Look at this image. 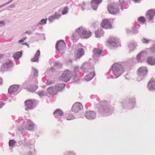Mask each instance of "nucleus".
Segmentation results:
<instances>
[{
  "mask_svg": "<svg viewBox=\"0 0 155 155\" xmlns=\"http://www.w3.org/2000/svg\"><path fill=\"white\" fill-rule=\"evenodd\" d=\"M5 6V5H4V4L0 6V8Z\"/></svg>",
  "mask_w": 155,
  "mask_h": 155,
  "instance_id": "obj_62",
  "label": "nucleus"
},
{
  "mask_svg": "<svg viewBox=\"0 0 155 155\" xmlns=\"http://www.w3.org/2000/svg\"><path fill=\"white\" fill-rule=\"evenodd\" d=\"M147 61V63L151 65H155V58L153 57L150 56L148 57Z\"/></svg>",
  "mask_w": 155,
  "mask_h": 155,
  "instance_id": "obj_28",
  "label": "nucleus"
},
{
  "mask_svg": "<svg viewBox=\"0 0 155 155\" xmlns=\"http://www.w3.org/2000/svg\"><path fill=\"white\" fill-rule=\"evenodd\" d=\"M74 71L75 72L78 71L79 69L78 67L77 66H75L74 67Z\"/></svg>",
  "mask_w": 155,
  "mask_h": 155,
  "instance_id": "obj_51",
  "label": "nucleus"
},
{
  "mask_svg": "<svg viewBox=\"0 0 155 155\" xmlns=\"http://www.w3.org/2000/svg\"><path fill=\"white\" fill-rule=\"evenodd\" d=\"M34 103V100H28L25 101V104L26 105L25 110L28 111L29 110L33 108V104Z\"/></svg>",
  "mask_w": 155,
  "mask_h": 155,
  "instance_id": "obj_17",
  "label": "nucleus"
},
{
  "mask_svg": "<svg viewBox=\"0 0 155 155\" xmlns=\"http://www.w3.org/2000/svg\"><path fill=\"white\" fill-rule=\"evenodd\" d=\"M38 94L39 96L42 97L47 95L48 93L46 92H45L44 91H41L38 92Z\"/></svg>",
  "mask_w": 155,
  "mask_h": 155,
  "instance_id": "obj_38",
  "label": "nucleus"
},
{
  "mask_svg": "<svg viewBox=\"0 0 155 155\" xmlns=\"http://www.w3.org/2000/svg\"><path fill=\"white\" fill-rule=\"evenodd\" d=\"M19 86L14 85L11 86L8 89V93L10 94H14L19 92Z\"/></svg>",
  "mask_w": 155,
  "mask_h": 155,
  "instance_id": "obj_16",
  "label": "nucleus"
},
{
  "mask_svg": "<svg viewBox=\"0 0 155 155\" xmlns=\"http://www.w3.org/2000/svg\"><path fill=\"white\" fill-rule=\"evenodd\" d=\"M11 61H8L3 64L1 66V71L3 72L7 71L10 68L11 66Z\"/></svg>",
  "mask_w": 155,
  "mask_h": 155,
  "instance_id": "obj_21",
  "label": "nucleus"
},
{
  "mask_svg": "<svg viewBox=\"0 0 155 155\" xmlns=\"http://www.w3.org/2000/svg\"><path fill=\"white\" fill-rule=\"evenodd\" d=\"M12 0H10L8 1L7 3L4 4V5H5V6L11 3L12 2Z\"/></svg>",
  "mask_w": 155,
  "mask_h": 155,
  "instance_id": "obj_54",
  "label": "nucleus"
},
{
  "mask_svg": "<svg viewBox=\"0 0 155 155\" xmlns=\"http://www.w3.org/2000/svg\"><path fill=\"white\" fill-rule=\"evenodd\" d=\"M16 142L14 140H10L9 142V146L10 147L14 146Z\"/></svg>",
  "mask_w": 155,
  "mask_h": 155,
  "instance_id": "obj_43",
  "label": "nucleus"
},
{
  "mask_svg": "<svg viewBox=\"0 0 155 155\" xmlns=\"http://www.w3.org/2000/svg\"><path fill=\"white\" fill-rule=\"evenodd\" d=\"M78 46L79 47H81V48H78L76 55V58H80L84 54V51L83 48H85V47L82 45L81 44H79Z\"/></svg>",
  "mask_w": 155,
  "mask_h": 155,
  "instance_id": "obj_12",
  "label": "nucleus"
},
{
  "mask_svg": "<svg viewBox=\"0 0 155 155\" xmlns=\"http://www.w3.org/2000/svg\"><path fill=\"white\" fill-rule=\"evenodd\" d=\"M92 71H90V74L85 77V79L87 81H90L95 76L93 68H92Z\"/></svg>",
  "mask_w": 155,
  "mask_h": 155,
  "instance_id": "obj_26",
  "label": "nucleus"
},
{
  "mask_svg": "<svg viewBox=\"0 0 155 155\" xmlns=\"http://www.w3.org/2000/svg\"><path fill=\"white\" fill-rule=\"evenodd\" d=\"M155 15V10H150L147 13V17L150 20H152Z\"/></svg>",
  "mask_w": 155,
  "mask_h": 155,
  "instance_id": "obj_25",
  "label": "nucleus"
},
{
  "mask_svg": "<svg viewBox=\"0 0 155 155\" xmlns=\"http://www.w3.org/2000/svg\"><path fill=\"white\" fill-rule=\"evenodd\" d=\"M109 13L113 15H115L120 12V9L115 6L110 5L108 7Z\"/></svg>",
  "mask_w": 155,
  "mask_h": 155,
  "instance_id": "obj_13",
  "label": "nucleus"
},
{
  "mask_svg": "<svg viewBox=\"0 0 155 155\" xmlns=\"http://www.w3.org/2000/svg\"><path fill=\"white\" fill-rule=\"evenodd\" d=\"M126 31L127 33H129L130 32V30L128 29H126Z\"/></svg>",
  "mask_w": 155,
  "mask_h": 155,
  "instance_id": "obj_58",
  "label": "nucleus"
},
{
  "mask_svg": "<svg viewBox=\"0 0 155 155\" xmlns=\"http://www.w3.org/2000/svg\"><path fill=\"white\" fill-rule=\"evenodd\" d=\"M68 10L69 8L68 7H65L62 11V14L64 15L67 14L68 13Z\"/></svg>",
  "mask_w": 155,
  "mask_h": 155,
  "instance_id": "obj_40",
  "label": "nucleus"
},
{
  "mask_svg": "<svg viewBox=\"0 0 155 155\" xmlns=\"http://www.w3.org/2000/svg\"><path fill=\"white\" fill-rule=\"evenodd\" d=\"M65 86V84L63 83H61L57 84L54 86L58 91H61L64 88Z\"/></svg>",
  "mask_w": 155,
  "mask_h": 155,
  "instance_id": "obj_31",
  "label": "nucleus"
},
{
  "mask_svg": "<svg viewBox=\"0 0 155 155\" xmlns=\"http://www.w3.org/2000/svg\"><path fill=\"white\" fill-rule=\"evenodd\" d=\"M139 27H137L136 26L134 25L132 28V31L134 34H136L139 32Z\"/></svg>",
  "mask_w": 155,
  "mask_h": 155,
  "instance_id": "obj_37",
  "label": "nucleus"
},
{
  "mask_svg": "<svg viewBox=\"0 0 155 155\" xmlns=\"http://www.w3.org/2000/svg\"><path fill=\"white\" fill-rule=\"evenodd\" d=\"M22 52L20 51L14 54L13 57L15 59H18L21 56Z\"/></svg>",
  "mask_w": 155,
  "mask_h": 155,
  "instance_id": "obj_36",
  "label": "nucleus"
},
{
  "mask_svg": "<svg viewBox=\"0 0 155 155\" xmlns=\"http://www.w3.org/2000/svg\"><path fill=\"white\" fill-rule=\"evenodd\" d=\"M47 19H42L40 21L37 25H43L46 23Z\"/></svg>",
  "mask_w": 155,
  "mask_h": 155,
  "instance_id": "obj_39",
  "label": "nucleus"
},
{
  "mask_svg": "<svg viewBox=\"0 0 155 155\" xmlns=\"http://www.w3.org/2000/svg\"><path fill=\"white\" fill-rule=\"evenodd\" d=\"M83 109L82 104L79 102H76L73 106L72 108V111L77 113Z\"/></svg>",
  "mask_w": 155,
  "mask_h": 155,
  "instance_id": "obj_15",
  "label": "nucleus"
},
{
  "mask_svg": "<svg viewBox=\"0 0 155 155\" xmlns=\"http://www.w3.org/2000/svg\"><path fill=\"white\" fill-rule=\"evenodd\" d=\"M96 117V113L93 111H88L86 112L85 117L88 119L92 120L94 119Z\"/></svg>",
  "mask_w": 155,
  "mask_h": 155,
  "instance_id": "obj_14",
  "label": "nucleus"
},
{
  "mask_svg": "<svg viewBox=\"0 0 155 155\" xmlns=\"http://www.w3.org/2000/svg\"><path fill=\"white\" fill-rule=\"evenodd\" d=\"M34 126V124L31 121L29 120L28 121L27 123L26 121H25L23 123L22 128L23 130H24V129H28V130H31L33 129Z\"/></svg>",
  "mask_w": 155,
  "mask_h": 155,
  "instance_id": "obj_11",
  "label": "nucleus"
},
{
  "mask_svg": "<svg viewBox=\"0 0 155 155\" xmlns=\"http://www.w3.org/2000/svg\"><path fill=\"white\" fill-rule=\"evenodd\" d=\"M92 33L90 31L86 29L84 27H81L75 30L74 33L72 36V39L77 40L79 36L82 38H87L90 37Z\"/></svg>",
  "mask_w": 155,
  "mask_h": 155,
  "instance_id": "obj_2",
  "label": "nucleus"
},
{
  "mask_svg": "<svg viewBox=\"0 0 155 155\" xmlns=\"http://www.w3.org/2000/svg\"><path fill=\"white\" fill-rule=\"evenodd\" d=\"M99 111L100 114L103 116L110 115L112 113L110 107L107 103L105 102H102L101 104Z\"/></svg>",
  "mask_w": 155,
  "mask_h": 155,
  "instance_id": "obj_3",
  "label": "nucleus"
},
{
  "mask_svg": "<svg viewBox=\"0 0 155 155\" xmlns=\"http://www.w3.org/2000/svg\"><path fill=\"white\" fill-rule=\"evenodd\" d=\"M102 51L98 48H95L93 51V57L95 59H96L100 56Z\"/></svg>",
  "mask_w": 155,
  "mask_h": 155,
  "instance_id": "obj_22",
  "label": "nucleus"
},
{
  "mask_svg": "<svg viewBox=\"0 0 155 155\" xmlns=\"http://www.w3.org/2000/svg\"><path fill=\"white\" fill-rule=\"evenodd\" d=\"M15 3H13L9 7L10 8H14L15 7Z\"/></svg>",
  "mask_w": 155,
  "mask_h": 155,
  "instance_id": "obj_53",
  "label": "nucleus"
},
{
  "mask_svg": "<svg viewBox=\"0 0 155 155\" xmlns=\"http://www.w3.org/2000/svg\"><path fill=\"white\" fill-rule=\"evenodd\" d=\"M81 10L83 11L86 8V4L83 2L81 5Z\"/></svg>",
  "mask_w": 155,
  "mask_h": 155,
  "instance_id": "obj_48",
  "label": "nucleus"
},
{
  "mask_svg": "<svg viewBox=\"0 0 155 155\" xmlns=\"http://www.w3.org/2000/svg\"><path fill=\"white\" fill-rule=\"evenodd\" d=\"M54 81H52L50 79H48L47 80V84L48 85H50L54 84Z\"/></svg>",
  "mask_w": 155,
  "mask_h": 155,
  "instance_id": "obj_47",
  "label": "nucleus"
},
{
  "mask_svg": "<svg viewBox=\"0 0 155 155\" xmlns=\"http://www.w3.org/2000/svg\"><path fill=\"white\" fill-rule=\"evenodd\" d=\"M47 91L49 94L51 95H55L57 94L58 91L54 86H51L48 88Z\"/></svg>",
  "mask_w": 155,
  "mask_h": 155,
  "instance_id": "obj_24",
  "label": "nucleus"
},
{
  "mask_svg": "<svg viewBox=\"0 0 155 155\" xmlns=\"http://www.w3.org/2000/svg\"><path fill=\"white\" fill-rule=\"evenodd\" d=\"M134 2L136 3H140L141 1V0H133Z\"/></svg>",
  "mask_w": 155,
  "mask_h": 155,
  "instance_id": "obj_55",
  "label": "nucleus"
},
{
  "mask_svg": "<svg viewBox=\"0 0 155 155\" xmlns=\"http://www.w3.org/2000/svg\"><path fill=\"white\" fill-rule=\"evenodd\" d=\"M32 71L33 72L34 77H37L38 74V71L35 68H33Z\"/></svg>",
  "mask_w": 155,
  "mask_h": 155,
  "instance_id": "obj_46",
  "label": "nucleus"
},
{
  "mask_svg": "<svg viewBox=\"0 0 155 155\" xmlns=\"http://www.w3.org/2000/svg\"><path fill=\"white\" fill-rule=\"evenodd\" d=\"M151 54L150 50L149 48H146L143 51H140L137 55L136 58L137 62H140L142 61V58H143L145 56Z\"/></svg>",
  "mask_w": 155,
  "mask_h": 155,
  "instance_id": "obj_5",
  "label": "nucleus"
},
{
  "mask_svg": "<svg viewBox=\"0 0 155 155\" xmlns=\"http://www.w3.org/2000/svg\"><path fill=\"white\" fill-rule=\"evenodd\" d=\"M54 71V69L53 67H51L50 69L47 70V71L45 72L46 74H51Z\"/></svg>",
  "mask_w": 155,
  "mask_h": 155,
  "instance_id": "obj_41",
  "label": "nucleus"
},
{
  "mask_svg": "<svg viewBox=\"0 0 155 155\" xmlns=\"http://www.w3.org/2000/svg\"><path fill=\"white\" fill-rule=\"evenodd\" d=\"M107 42L112 46L117 47L120 45L119 39L115 37L110 38L108 40Z\"/></svg>",
  "mask_w": 155,
  "mask_h": 155,
  "instance_id": "obj_10",
  "label": "nucleus"
},
{
  "mask_svg": "<svg viewBox=\"0 0 155 155\" xmlns=\"http://www.w3.org/2000/svg\"><path fill=\"white\" fill-rule=\"evenodd\" d=\"M38 88V87L36 86L30 85L28 86L27 89L31 92H33L35 91Z\"/></svg>",
  "mask_w": 155,
  "mask_h": 155,
  "instance_id": "obj_33",
  "label": "nucleus"
},
{
  "mask_svg": "<svg viewBox=\"0 0 155 155\" xmlns=\"http://www.w3.org/2000/svg\"><path fill=\"white\" fill-rule=\"evenodd\" d=\"M40 54V51L39 50H37L35 55L34 58L31 59V61L34 62L38 61Z\"/></svg>",
  "mask_w": 155,
  "mask_h": 155,
  "instance_id": "obj_32",
  "label": "nucleus"
},
{
  "mask_svg": "<svg viewBox=\"0 0 155 155\" xmlns=\"http://www.w3.org/2000/svg\"><path fill=\"white\" fill-rule=\"evenodd\" d=\"M23 42V43H22V45H27V46H28V44L27 43H24L23 42Z\"/></svg>",
  "mask_w": 155,
  "mask_h": 155,
  "instance_id": "obj_60",
  "label": "nucleus"
},
{
  "mask_svg": "<svg viewBox=\"0 0 155 155\" xmlns=\"http://www.w3.org/2000/svg\"><path fill=\"white\" fill-rule=\"evenodd\" d=\"M2 79L0 78V85L2 84Z\"/></svg>",
  "mask_w": 155,
  "mask_h": 155,
  "instance_id": "obj_61",
  "label": "nucleus"
},
{
  "mask_svg": "<svg viewBox=\"0 0 155 155\" xmlns=\"http://www.w3.org/2000/svg\"><path fill=\"white\" fill-rule=\"evenodd\" d=\"M137 46V43L135 42H132L128 45V47L130 51H133Z\"/></svg>",
  "mask_w": 155,
  "mask_h": 155,
  "instance_id": "obj_29",
  "label": "nucleus"
},
{
  "mask_svg": "<svg viewBox=\"0 0 155 155\" xmlns=\"http://www.w3.org/2000/svg\"><path fill=\"white\" fill-rule=\"evenodd\" d=\"M150 52V54H153L155 53V41H153V45L151 48H149Z\"/></svg>",
  "mask_w": 155,
  "mask_h": 155,
  "instance_id": "obj_35",
  "label": "nucleus"
},
{
  "mask_svg": "<svg viewBox=\"0 0 155 155\" xmlns=\"http://www.w3.org/2000/svg\"><path fill=\"white\" fill-rule=\"evenodd\" d=\"M31 31H26L25 33H26L29 35H30L31 34Z\"/></svg>",
  "mask_w": 155,
  "mask_h": 155,
  "instance_id": "obj_56",
  "label": "nucleus"
},
{
  "mask_svg": "<svg viewBox=\"0 0 155 155\" xmlns=\"http://www.w3.org/2000/svg\"><path fill=\"white\" fill-rule=\"evenodd\" d=\"M148 70L146 67H141L139 69L137 81H140L143 79V77L147 74Z\"/></svg>",
  "mask_w": 155,
  "mask_h": 155,
  "instance_id": "obj_7",
  "label": "nucleus"
},
{
  "mask_svg": "<svg viewBox=\"0 0 155 155\" xmlns=\"http://www.w3.org/2000/svg\"><path fill=\"white\" fill-rule=\"evenodd\" d=\"M104 32L103 29L100 28L98 29L95 32V37L97 38H100L103 36Z\"/></svg>",
  "mask_w": 155,
  "mask_h": 155,
  "instance_id": "obj_27",
  "label": "nucleus"
},
{
  "mask_svg": "<svg viewBox=\"0 0 155 155\" xmlns=\"http://www.w3.org/2000/svg\"><path fill=\"white\" fill-rule=\"evenodd\" d=\"M102 0H92L91 2V6L93 10H96L99 4L101 3Z\"/></svg>",
  "mask_w": 155,
  "mask_h": 155,
  "instance_id": "obj_18",
  "label": "nucleus"
},
{
  "mask_svg": "<svg viewBox=\"0 0 155 155\" xmlns=\"http://www.w3.org/2000/svg\"><path fill=\"white\" fill-rule=\"evenodd\" d=\"M65 45V43L63 41H58L56 44V48L58 51H60L64 48Z\"/></svg>",
  "mask_w": 155,
  "mask_h": 155,
  "instance_id": "obj_19",
  "label": "nucleus"
},
{
  "mask_svg": "<svg viewBox=\"0 0 155 155\" xmlns=\"http://www.w3.org/2000/svg\"><path fill=\"white\" fill-rule=\"evenodd\" d=\"M147 88L150 91L155 90V79L151 80L149 82Z\"/></svg>",
  "mask_w": 155,
  "mask_h": 155,
  "instance_id": "obj_20",
  "label": "nucleus"
},
{
  "mask_svg": "<svg viewBox=\"0 0 155 155\" xmlns=\"http://www.w3.org/2000/svg\"><path fill=\"white\" fill-rule=\"evenodd\" d=\"M86 64H84L81 67V69H82V71L85 72L87 73L88 72V71L87 70V69L86 68Z\"/></svg>",
  "mask_w": 155,
  "mask_h": 155,
  "instance_id": "obj_44",
  "label": "nucleus"
},
{
  "mask_svg": "<svg viewBox=\"0 0 155 155\" xmlns=\"http://www.w3.org/2000/svg\"><path fill=\"white\" fill-rule=\"evenodd\" d=\"M26 38V37H25V38H24L23 39H21V40H19L18 41V43H20L22 42H23L24 41V40H25Z\"/></svg>",
  "mask_w": 155,
  "mask_h": 155,
  "instance_id": "obj_52",
  "label": "nucleus"
},
{
  "mask_svg": "<svg viewBox=\"0 0 155 155\" xmlns=\"http://www.w3.org/2000/svg\"><path fill=\"white\" fill-rule=\"evenodd\" d=\"M5 25V22L2 21H0V27H2L4 26Z\"/></svg>",
  "mask_w": 155,
  "mask_h": 155,
  "instance_id": "obj_50",
  "label": "nucleus"
},
{
  "mask_svg": "<svg viewBox=\"0 0 155 155\" xmlns=\"http://www.w3.org/2000/svg\"><path fill=\"white\" fill-rule=\"evenodd\" d=\"M61 15L59 14L58 13L56 12L53 15L50 16L49 18V20L50 21L52 22L53 20L55 19H58Z\"/></svg>",
  "mask_w": 155,
  "mask_h": 155,
  "instance_id": "obj_30",
  "label": "nucleus"
},
{
  "mask_svg": "<svg viewBox=\"0 0 155 155\" xmlns=\"http://www.w3.org/2000/svg\"><path fill=\"white\" fill-rule=\"evenodd\" d=\"M113 20V19L111 18L108 19H104L101 24V27L106 29H110L112 28V25L110 21Z\"/></svg>",
  "mask_w": 155,
  "mask_h": 155,
  "instance_id": "obj_9",
  "label": "nucleus"
},
{
  "mask_svg": "<svg viewBox=\"0 0 155 155\" xmlns=\"http://www.w3.org/2000/svg\"><path fill=\"white\" fill-rule=\"evenodd\" d=\"M74 118V116L72 114H69L68 116L67 119L68 120H73Z\"/></svg>",
  "mask_w": 155,
  "mask_h": 155,
  "instance_id": "obj_45",
  "label": "nucleus"
},
{
  "mask_svg": "<svg viewBox=\"0 0 155 155\" xmlns=\"http://www.w3.org/2000/svg\"><path fill=\"white\" fill-rule=\"evenodd\" d=\"M36 34L37 35H45V34H38L37 33H36Z\"/></svg>",
  "mask_w": 155,
  "mask_h": 155,
  "instance_id": "obj_63",
  "label": "nucleus"
},
{
  "mask_svg": "<svg viewBox=\"0 0 155 155\" xmlns=\"http://www.w3.org/2000/svg\"><path fill=\"white\" fill-rule=\"evenodd\" d=\"M138 20L140 21L143 23L145 21V18L143 17H139Z\"/></svg>",
  "mask_w": 155,
  "mask_h": 155,
  "instance_id": "obj_49",
  "label": "nucleus"
},
{
  "mask_svg": "<svg viewBox=\"0 0 155 155\" xmlns=\"http://www.w3.org/2000/svg\"><path fill=\"white\" fill-rule=\"evenodd\" d=\"M69 61H70V62H71V60H70Z\"/></svg>",
  "mask_w": 155,
  "mask_h": 155,
  "instance_id": "obj_64",
  "label": "nucleus"
},
{
  "mask_svg": "<svg viewBox=\"0 0 155 155\" xmlns=\"http://www.w3.org/2000/svg\"><path fill=\"white\" fill-rule=\"evenodd\" d=\"M55 65H57L58 64V63L57 62H55L54 63Z\"/></svg>",
  "mask_w": 155,
  "mask_h": 155,
  "instance_id": "obj_59",
  "label": "nucleus"
},
{
  "mask_svg": "<svg viewBox=\"0 0 155 155\" xmlns=\"http://www.w3.org/2000/svg\"><path fill=\"white\" fill-rule=\"evenodd\" d=\"M122 107L124 109H131L134 107L135 101L134 100L129 101L124 100L121 103Z\"/></svg>",
  "mask_w": 155,
  "mask_h": 155,
  "instance_id": "obj_8",
  "label": "nucleus"
},
{
  "mask_svg": "<svg viewBox=\"0 0 155 155\" xmlns=\"http://www.w3.org/2000/svg\"><path fill=\"white\" fill-rule=\"evenodd\" d=\"M3 104V103L2 102H0V108L2 107Z\"/></svg>",
  "mask_w": 155,
  "mask_h": 155,
  "instance_id": "obj_57",
  "label": "nucleus"
},
{
  "mask_svg": "<svg viewBox=\"0 0 155 155\" xmlns=\"http://www.w3.org/2000/svg\"><path fill=\"white\" fill-rule=\"evenodd\" d=\"M54 114L56 118L59 119L63 115V113L61 110L58 109L55 110L54 113Z\"/></svg>",
  "mask_w": 155,
  "mask_h": 155,
  "instance_id": "obj_23",
  "label": "nucleus"
},
{
  "mask_svg": "<svg viewBox=\"0 0 155 155\" xmlns=\"http://www.w3.org/2000/svg\"><path fill=\"white\" fill-rule=\"evenodd\" d=\"M71 76V72L69 70H66L59 77V79L60 81L67 82L70 80Z\"/></svg>",
  "mask_w": 155,
  "mask_h": 155,
  "instance_id": "obj_6",
  "label": "nucleus"
},
{
  "mask_svg": "<svg viewBox=\"0 0 155 155\" xmlns=\"http://www.w3.org/2000/svg\"><path fill=\"white\" fill-rule=\"evenodd\" d=\"M35 140H20L17 142L19 145H23L24 147L23 150L24 152L23 155H33L35 150L34 145Z\"/></svg>",
  "mask_w": 155,
  "mask_h": 155,
  "instance_id": "obj_1",
  "label": "nucleus"
},
{
  "mask_svg": "<svg viewBox=\"0 0 155 155\" xmlns=\"http://www.w3.org/2000/svg\"><path fill=\"white\" fill-rule=\"evenodd\" d=\"M112 70L115 78H117L124 72L122 66L118 63H115L112 65Z\"/></svg>",
  "mask_w": 155,
  "mask_h": 155,
  "instance_id": "obj_4",
  "label": "nucleus"
},
{
  "mask_svg": "<svg viewBox=\"0 0 155 155\" xmlns=\"http://www.w3.org/2000/svg\"><path fill=\"white\" fill-rule=\"evenodd\" d=\"M141 41L143 44H148L150 43L151 40L150 39H147L146 37H143L141 39Z\"/></svg>",
  "mask_w": 155,
  "mask_h": 155,
  "instance_id": "obj_34",
  "label": "nucleus"
},
{
  "mask_svg": "<svg viewBox=\"0 0 155 155\" xmlns=\"http://www.w3.org/2000/svg\"><path fill=\"white\" fill-rule=\"evenodd\" d=\"M64 155H76L75 153L72 151H69L65 153Z\"/></svg>",
  "mask_w": 155,
  "mask_h": 155,
  "instance_id": "obj_42",
  "label": "nucleus"
}]
</instances>
